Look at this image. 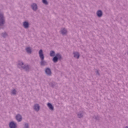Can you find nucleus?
Masks as SVG:
<instances>
[{"instance_id":"ddd939ff","label":"nucleus","mask_w":128,"mask_h":128,"mask_svg":"<svg viewBox=\"0 0 128 128\" xmlns=\"http://www.w3.org/2000/svg\"><path fill=\"white\" fill-rule=\"evenodd\" d=\"M48 106L52 110H54V106H52V105L50 104V103L48 104Z\"/></svg>"},{"instance_id":"2eb2a0df","label":"nucleus","mask_w":128,"mask_h":128,"mask_svg":"<svg viewBox=\"0 0 128 128\" xmlns=\"http://www.w3.org/2000/svg\"><path fill=\"white\" fill-rule=\"evenodd\" d=\"M26 51L28 52V54H31L32 49H30V48H26Z\"/></svg>"},{"instance_id":"6ab92c4d","label":"nucleus","mask_w":128,"mask_h":128,"mask_svg":"<svg viewBox=\"0 0 128 128\" xmlns=\"http://www.w3.org/2000/svg\"><path fill=\"white\" fill-rule=\"evenodd\" d=\"M82 116V114H78V117L80 118Z\"/></svg>"},{"instance_id":"423d86ee","label":"nucleus","mask_w":128,"mask_h":128,"mask_svg":"<svg viewBox=\"0 0 128 128\" xmlns=\"http://www.w3.org/2000/svg\"><path fill=\"white\" fill-rule=\"evenodd\" d=\"M34 109L36 110V112H38L40 110V106L38 104H36L34 106Z\"/></svg>"},{"instance_id":"9d476101","label":"nucleus","mask_w":128,"mask_h":128,"mask_svg":"<svg viewBox=\"0 0 128 128\" xmlns=\"http://www.w3.org/2000/svg\"><path fill=\"white\" fill-rule=\"evenodd\" d=\"M18 66H21V68H24L26 69V70H28L26 68H28V66H26V67L22 66H24V63H22V62H21V64L18 63Z\"/></svg>"},{"instance_id":"20e7f679","label":"nucleus","mask_w":128,"mask_h":128,"mask_svg":"<svg viewBox=\"0 0 128 128\" xmlns=\"http://www.w3.org/2000/svg\"><path fill=\"white\" fill-rule=\"evenodd\" d=\"M9 126L10 128H16V124L14 122H11L9 124Z\"/></svg>"},{"instance_id":"412c9836","label":"nucleus","mask_w":128,"mask_h":128,"mask_svg":"<svg viewBox=\"0 0 128 128\" xmlns=\"http://www.w3.org/2000/svg\"><path fill=\"white\" fill-rule=\"evenodd\" d=\"M126 128H128V126H126Z\"/></svg>"},{"instance_id":"39448f33","label":"nucleus","mask_w":128,"mask_h":128,"mask_svg":"<svg viewBox=\"0 0 128 128\" xmlns=\"http://www.w3.org/2000/svg\"><path fill=\"white\" fill-rule=\"evenodd\" d=\"M45 72L46 74H48V76H50V74H52V72L50 71V69L48 68H46Z\"/></svg>"},{"instance_id":"7ed1b4c3","label":"nucleus","mask_w":128,"mask_h":128,"mask_svg":"<svg viewBox=\"0 0 128 128\" xmlns=\"http://www.w3.org/2000/svg\"><path fill=\"white\" fill-rule=\"evenodd\" d=\"M4 24V15L2 14H0V26Z\"/></svg>"},{"instance_id":"1a4fd4ad","label":"nucleus","mask_w":128,"mask_h":128,"mask_svg":"<svg viewBox=\"0 0 128 128\" xmlns=\"http://www.w3.org/2000/svg\"><path fill=\"white\" fill-rule=\"evenodd\" d=\"M23 26L25 28H28V22H25L23 23Z\"/></svg>"},{"instance_id":"0eeeda50","label":"nucleus","mask_w":128,"mask_h":128,"mask_svg":"<svg viewBox=\"0 0 128 128\" xmlns=\"http://www.w3.org/2000/svg\"><path fill=\"white\" fill-rule=\"evenodd\" d=\"M16 120L18 122H22V116L20 114H18L16 116Z\"/></svg>"},{"instance_id":"f257e3e1","label":"nucleus","mask_w":128,"mask_h":128,"mask_svg":"<svg viewBox=\"0 0 128 128\" xmlns=\"http://www.w3.org/2000/svg\"><path fill=\"white\" fill-rule=\"evenodd\" d=\"M39 56L42 60L40 63L41 65L44 66V54L42 53V50H40L39 51Z\"/></svg>"},{"instance_id":"9b49d317","label":"nucleus","mask_w":128,"mask_h":128,"mask_svg":"<svg viewBox=\"0 0 128 128\" xmlns=\"http://www.w3.org/2000/svg\"><path fill=\"white\" fill-rule=\"evenodd\" d=\"M74 57L76 58H80V54L78 52H75L74 53Z\"/></svg>"},{"instance_id":"dca6fc26","label":"nucleus","mask_w":128,"mask_h":128,"mask_svg":"<svg viewBox=\"0 0 128 128\" xmlns=\"http://www.w3.org/2000/svg\"><path fill=\"white\" fill-rule=\"evenodd\" d=\"M50 56H54V51L50 52Z\"/></svg>"},{"instance_id":"f03ea898","label":"nucleus","mask_w":128,"mask_h":128,"mask_svg":"<svg viewBox=\"0 0 128 128\" xmlns=\"http://www.w3.org/2000/svg\"><path fill=\"white\" fill-rule=\"evenodd\" d=\"M60 58H62V56L60 54H56V56L53 58V62H58V60H60Z\"/></svg>"},{"instance_id":"6e6552de","label":"nucleus","mask_w":128,"mask_h":128,"mask_svg":"<svg viewBox=\"0 0 128 128\" xmlns=\"http://www.w3.org/2000/svg\"><path fill=\"white\" fill-rule=\"evenodd\" d=\"M32 8L34 10H36V9L38 8V6H36V4H34L32 6Z\"/></svg>"},{"instance_id":"4468645a","label":"nucleus","mask_w":128,"mask_h":128,"mask_svg":"<svg viewBox=\"0 0 128 128\" xmlns=\"http://www.w3.org/2000/svg\"><path fill=\"white\" fill-rule=\"evenodd\" d=\"M66 32H68L66 31V30L64 28L62 29L61 30V34H66Z\"/></svg>"},{"instance_id":"a211bd4d","label":"nucleus","mask_w":128,"mask_h":128,"mask_svg":"<svg viewBox=\"0 0 128 128\" xmlns=\"http://www.w3.org/2000/svg\"><path fill=\"white\" fill-rule=\"evenodd\" d=\"M12 94H16V91L14 90H13L12 92Z\"/></svg>"},{"instance_id":"aec40b11","label":"nucleus","mask_w":128,"mask_h":128,"mask_svg":"<svg viewBox=\"0 0 128 128\" xmlns=\"http://www.w3.org/2000/svg\"><path fill=\"white\" fill-rule=\"evenodd\" d=\"M24 128H28V124H25V126Z\"/></svg>"},{"instance_id":"f3484780","label":"nucleus","mask_w":128,"mask_h":128,"mask_svg":"<svg viewBox=\"0 0 128 128\" xmlns=\"http://www.w3.org/2000/svg\"><path fill=\"white\" fill-rule=\"evenodd\" d=\"M43 4H48V1L46 0H42Z\"/></svg>"},{"instance_id":"f8f14e48","label":"nucleus","mask_w":128,"mask_h":128,"mask_svg":"<svg viewBox=\"0 0 128 128\" xmlns=\"http://www.w3.org/2000/svg\"><path fill=\"white\" fill-rule=\"evenodd\" d=\"M97 16H98L100 17L102 16V12L101 10H98L97 12Z\"/></svg>"}]
</instances>
